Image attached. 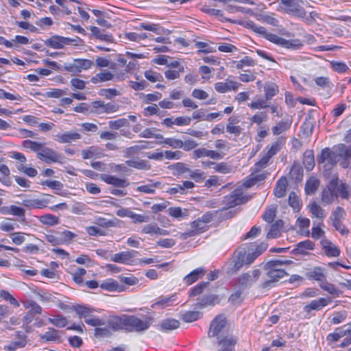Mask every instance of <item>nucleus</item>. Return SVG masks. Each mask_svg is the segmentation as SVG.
<instances>
[{
	"label": "nucleus",
	"mask_w": 351,
	"mask_h": 351,
	"mask_svg": "<svg viewBox=\"0 0 351 351\" xmlns=\"http://www.w3.org/2000/svg\"><path fill=\"white\" fill-rule=\"evenodd\" d=\"M22 147L24 149H28L36 152L37 158L47 164L52 162L62 163L64 158L62 154L46 147L45 143L25 140L22 143Z\"/></svg>",
	"instance_id": "1"
},
{
	"label": "nucleus",
	"mask_w": 351,
	"mask_h": 351,
	"mask_svg": "<svg viewBox=\"0 0 351 351\" xmlns=\"http://www.w3.org/2000/svg\"><path fill=\"white\" fill-rule=\"evenodd\" d=\"M247 27L250 28L253 32L258 34L259 35L263 36L265 38L268 40L269 41L280 45L282 47L287 49H299L302 45L299 43V40H287L285 38H281L276 34L267 32L266 28L264 27L257 25L252 21H250L247 23Z\"/></svg>",
	"instance_id": "2"
},
{
	"label": "nucleus",
	"mask_w": 351,
	"mask_h": 351,
	"mask_svg": "<svg viewBox=\"0 0 351 351\" xmlns=\"http://www.w3.org/2000/svg\"><path fill=\"white\" fill-rule=\"evenodd\" d=\"M245 254L246 251L244 248L237 249L230 261L224 265L223 269L225 272L228 275L236 274L245 264Z\"/></svg>",
	"instance_id": "3"
},
{
	"label": "nucleus",
	"mask_w": 351,
	"mask_h": 351,
	"mask_svg": "<svg viewBox=\"0 0 351 351\" xmlns=\"http://www.w3.org/2000/svg\"><path fill=\"white\" fill-rule=\"evenodd\" d=\"M152 323V318L145 317L144 320L135 315H126L125 330L128 332L135 331L142 332L147 330Z\"/></svg>",
	"instance_id": "4"
},
{
	"label": "nucleus",
	"mask_w": 351,
	"mask_h": 351,
	"mask_svg": "<svg viewBox=\"0 0 351 351\" xmlns=\"http://www.w3.org/2000/svg\"><path fill=\"white\" fill-rule=\"evenodd\" d=\"M261 272L259 269H254L251 272L241 274L237 281V285L240 290H244L250 287L260 278Z\"/></svg>",
	"instance_id": "5"
},
{
	"label": "nucleus",
	"mask_w": 351,
	"mask_h": 351,
	"mask_svg": "<svg viewBox=\"0 0 351 351\" xmlns=\"http://www.w3.org/2000/svg\"><path fill=\"white\" fill-rule=\"evenodd\" d=\"M265 269L267 270L266 274L267 279L261 285V287L263 289H269L273 287L276 282L288 275L284 269Z\"/></svg>",
	"instance_id": "6"
},
{
	"label": "nucleus",
	"mask_w": 351,
	"mask_h": 351,
	"mask_svg": "<svg viewBox=\"0 0 351 351\" xmlns=\"http://www.w3.org/2000/svg\"><path fill=\"white\" fill-rule=\"evenodd\" d=\"M250 198L239 190L233 191L229 195L225 196L223 202L228 208L246 203Z\"/></svg>",
	"instance_id": "7"
},
{
	"label": "nucleus",
	"mask_w": 351,
	"mask_h": 351,
	"mask_svg": "<svg viewBox=\"0 0 351 351\" xmlns=\"http://www.w3.org/2000/svg\"><path fill=\"white\" fill-rule=\"evenodd\" d=\"M317 160L318 163H326V165L333 167L338 161L337 154L336 152L330 150V148L326 147L323 149L321 154L317 156Z\"/></svg>",
	"instance_id": "8"
},
{
	"label": "nucleus",
	"mask_w": 351,
	"mask_h": 351,
	"mask_svg": "<svg viewBox=\"0 0 351 351\" xmlns=\"http://www.w3.org/2000/svg\"><path fill=\"white\" fill-rule=\"evenodd\" d=\"M191 230L181 234V239H186L189 237L204 232L208 230V226L197 218L191 223Z\"/></svg>",
	"instance_id": "9"
},
{
	"label": "nucleus",
	"mask_w": 351,
	"mask_h": 351,
	"mask_svg": "<svg viewBox=\"0 0 351 351\" xmlns=\"http://www.w3.org/2000/svg\"><path fill=\"white\" fill-rule=\"evenodd\" d=\"M110 330L114 332L125 330L126 324V315L123 314L121 316L111 315L106 322Z\"/></svg>",
	"instance_id": "10"
},
{
	"label": "nucleus",
	"mask_w": 351,
	"mask_h": 351,
	"mask_svg": "<svg viewBox=\"0 0 351 351\" xmlns=\"http://www.w3.org/2000/svg\"><path fill=\"white\" fill-rule=\"evenodd\" d=\"M226 318L221 315H217L211 322L208 332L209 337L217 336L226 326Z\"/></svg>",
	"instance_id": "11"
},
{
	"label": "nucleus",
	"mask_w": 351,
	"mask_h": 351,
	"mask_svg": "<svg viewBox=\"0 0 351 351\" xmlns=\"http://www.w3.org/2000/svg\"><path fill=\"white\" fill-rule=\"evenodd\" d=\"M27 343V335L21 331H16L15 334V340L5 346L8 351H15L19 348H24Z\"/></svg>",
	"instance_id": "12"
},
{
	"label": "nucleus",
	"mask_w": 351,
	"mask_h": 351,
	"mask_svg": "<svg viewBox=\"0 0 351 351\" xmlns=\"http://www.w3.org/2000/svg\"><path fill=\"white\" fill-rule=\"evenodd\" d=\"M138 252L134 250L124 251L112 255L111 261L123 264H130L132 259Z\"/></svg>",
	"instance_id": "13"
},
{
	"label": "nucleus",
	"mask_w": 351,
	"mask_h": 351,
	"mask_svg": "<svg viewBox=\"0 0 351 351\" xmlns=\"http://www.w3.org/2000/svg\"><path fill=\"white\" fill-rule=\"evenodd\" d=\"M331 302V300L328 298H320L317 300H312L308 304L304 306V311L309 313L311 311H319L323 307L327 306Z\"/></svg>",
	"instance_id": "14"
},
{
	"label": "nucleus",
	"mask_w": 351,
	"mask_h": 351,
	"mask_svg": "<svg viewBox=\"0 0 351 351\" xmlns=\"http://www.w3.org/2000/svg\"><path fill=\"white\" fill-rule=\"evenodd\" d=\"M305 276L309 280H316L319 283H322L326 278L324 269L319 267H315L308 269L306 272Z\"/></svg>",
	"instance_id": "15"
},
{
	"label": "nucleus",
	"mask_w": 351,
	"mask_h": 351,
	"mask_svg": "<svg viewBox=\"0 0 351 351\" xmlns=\"http://www.w3.org/2000/svg\"><path fill=\"white\" fill-rule=\"evenodd\" d=\"M101 179L106 183L113 185L116 187H126L129 185V182L125 179L119 178L114 176L108 174H101Z\"/></svg>",
	"instance_id": "16"
},
{
	"label": "nucleus",
	"mask_w": 351,
	"mask_h": 351,
	"mask_svg": "<svg viewBox=\"0 0 351 351\" xmlns=\"http://www.w3.org/2000/svg\"><path fill=\"white\" fill-rule=\"evenodd\" d=\"M336 184L334 182H330L327 186L324 189L322 194V201L323 203L329 204L336 199V195L332 191L335 187Z\"/></svg>",
	"instance_id": "17"
},
{
	"label": "nucleus",
	"mask_w": 351,
	"mask_h": 351,
	"mask_svg": "<svg viewBox=\"0 0 351 351\" xmlns=\"http://www.w3.org/2000/svg\"><path fill=\"white\" fill-rule=\"evenodd\" d=\"M70 308L74 310L80 318H84V321H86L87 318L91 317L94 312L96 311L93 308L83 305L73 306Z\"/></svg>",
	"instance_id": "18"
},
{
	"label": "nucleus",
	"mask_w": 351,
	"mask_h": 351,
	"mask_svg": "<svg viewBox=\"0 0 351 351\" xmlns=\"http://www.w3.org/2000/svg\"><path fill=\"white\" fill-rule=\"evenodd\" d=\"M81 138V135L77 132H67L64 134H58L55 140L61 143H69Z\"/></svg>",
	"instance_id": "19"
},
{
	"label": "nucleus",
	"mask_w": 351,
	"mask_h": 351,
	"mask_svg": "<svg viewBox=\"0 0 351 351\" xmlns=\"http://www.w3.org/2000/svg\"><path fill=\"white\" fill-rule=\"evenodd\" d=\"M237 341L238 339L236 337H226L219 341V345L221 346L219 351H234V348Z\"/></svg>",
	"instance_id": "20"
},
{
	"label": "nucleus",
	"mask_w": 351,
	"mask_h": 351,
	"mask_svg": "<svg viewBox=\"0 0 351 351\" xmlns=\"http://www.w3.org/2000/svg\"><path fill=\"white\" fill-rule=\"evenodd\" d=\"M180 326V322L173 318H167L161 321L159 327L162 332H169Z\"/></svg>",
	"instance_id": "21"
},
{
	"label": "nucleus",
	"mask_w": 351,
	"mask_h": 351,
	"mask_svg": "<svg viewBox=\"0 0 351 351\" xmlns=\"http://www.w3.org/2000/svg\"><path fill=\"white\" fill-rule=\"evenodd\" d=\"M93 35L97 39L107 43H113L114 38L110 34H107L104 29H101L97 27H90Z\"/></svg>",
	"instance_id": "22"
},
{
	"label": "nucleus",
	"mask_w": 351,
	"mask_h": 351,
	"mask_svg": "<svg viewBox=\"0 0 351 351\" xmlns=\"http://www.w3.org/2000/svg\"><path fill=\"white\" fill-rule=\"evenodd\" d=\"M195 186V184L193 182L191 181H184L182 184H176L175 187L169 188L167 193L173 195L177 193H180L181 194H185L186 193L187 189H193Z\"/></svg>",
	"instance_id": "23"
},
{
	"label": "nucleus",
	"mask_w": 351,
	"mask_h": 351,
	"mask_svg": "<svg viewBox=\"0 0 351 351\" xmlns=\"http://www.w3.org/2000/svg\"><path fill=\"white\" fill-rule=\"evenodd\" d=\"M315 247V244L310 240H305L301 241L296 245V247L293 250L292 252L294 254H306V250H313Z\"/></svg>",
	"instance_id": "24"
},
{
	"label": "nucleus",
	"mask_w": 351,
	"mask_h": 351,
	"mask_svg": "<svg viewBox=\"0 0 351 351\" xmlns=\"http://www.w3.org/2000/svg\"><path fill=\"white\" fill-rule=\"evenodd\" d=\"M322 245L323 249L325 250V254L328 256L337 257L340 254L339 249L333 245L329 240L324 239L322 240Z\"/></svg>",
	"instance_id": "25"
},
{
	"label": "nucleus",
	"mask_w": 351,
	"mask_h": 351,
	"mask_svg": "<svg viewBox=\"0 0 351 351\" xmlns=\"http://www.w3.org/2000/svg\"><path fill=\"white\" fill-rule=\"evenodd\" d=\"M39 337L40 340L43 343L49 341H59L60 338L59 331L53 328H49L46 332L40 335Z\"/></svg>",
	"instance_id": "26"
},
{
	"label": "nucleus",
	"mask_w": 351,
	"mask_h": 351,
	"mask_svg": "<svg viewBox=\"0 0 351 351\" xmlns=\"http://www.w3.org/2000/svg\"><path fill=\"white\" fill-rule=\"evenodd\" d=\"M288 182L285 177L280 178L274 188V193L278 198L283 197L286 195Z\"/></svg>",
	"instance_id": "27"
},
{
	"label": "nucleus",
	"mask_w": 351,
	"mask_h": 351,
	"mask_svg": "<svg viewBox=\"0 0 351 351\" xmlns=\"http://www.w3.org/2000/svg\"><path fill=\"white\" fill-rule=\"evenodd\" d=\"M206 271L202 267H198L184 278V282L186 285H190L204 276Z\"/></svg>",
	"instance_id": "28"
},
{
	"label": "nucleus",
	"mask_w": 351,
	"mask_h": 351,
	"mask_svg": "<svg viewBox=\"0 0 351 351\" xmlns=\"http://www.w3.org/2000/svg\"><path fill=\"white\" fill-rule=\"evenodd\" d=\"M168 169L172 171V174L176 177H179L185 173L191 171L188 165L184 162H177L176 164L171 165L168 167Z\"/></svg>",
	"instance_id": "29"
},
{
	"label": "nucleus",
	"mask_w": 351,
	"mask_h": 351,
	"mask_svg": "<svg viewBox=\"0 0 351 351\" xmlns=\"http://www.w3.org/2000/svg\"><path fill=\"white\" fill-rule=\"evenodd\" d=\"M114 74L110 71H104L97 73L90 79V82L93 84L102 83L108 81L113 80Z\"/></svg>",
	"instance_id": "30"
},
{
	"label": "nucleus",
	"mask_w": 351,
	"mask_h": 351,
	"mask_svg": "<svg viewBox=\"0 0 351 351\" xmlns=\"http://www.w3.org/2000/svg\"><path fill=\"white\" fill-rule=\"evenodd\" d=\"M284 226V221L282 219H278L269 228L267 234V239L276 238L280 235V231Z\"/></svg>",
	"instance_id": "31"
},
{
	"label": "nucleus",
	"mask_w": 351,
	"mask_h": 351,
	"mask_svg": "<svg viewBox=\"0 0 351 351\" xmlns=\"http://www.w3.org/2000/svg\"><path fill=\"white\" fill-rule=\"evenodd\" d=\"M100 287L103 289L114 291H118L119 292L123 291V286L120 285L117 281L113 279H108L100 285Z\"/></svg>",
	"instance_id": "32"
},
{
	"label": "nucleus",
	"mask_w": 351,
	"mask_h": 351,
	"mask_svg": "<svg viewBox=\"0 0 351 351\" xmlns=\"http://www.w3.org/2000/svg\"><path fill=\"white\" fill-rule=\"evenodd\" d=\"M47 46L53 49H62L64 46V37L60 36H53L45 41Z\"/></svg>",
	"instance_id": "33"
},
{
	"label": "nucleus",
	"mask_w": 351,
	"mask_h": 351,
	"mask_svg": "<svg viewBox=\"0 0 351 351\" xmlns=\"http://www.w3.org/2000/svg\"><path fill=\"white\" fill-rule=\"evenodd\" d=\"M125 164L130 167L137 169L149 170L151 169V165L145 160H128L125 161Z\"/></svg>",
	"instance_id": "34"
},
{
	"label": "nucleus",
	"mask_w": 351,
	"mask_h": 351,
	"mask_svg": "<svg viewBox=\"0 0 351 351\" xmlns=\"http://www.w3.org/2000/svg\"><path fill=\"white\" fill-rule=\"evenodd\" d=\"M303 164L307 171H311L315 167V158L313 150H306L304 153Z\"/></svg>",
	"instance_id": "35"
},
{
	"label": "nucleus",
	"mask_w": 351,
	"mask_h": 351,
	"mask_svg": "<svg viewBox=\"0 0 351 351\" xmlns=\"http://www.w3.org/2000/svg\"><path fill=\"white\" fill-rule=\"evenodd\" d=\"M335 149L338 158L340 157L348 160L351 158V145L347 147L344 144H339Z\"/></svg>",
	"instance_id": "36"
},
{
	"label": "nucleus",
	"mask_w": 351,
	"mask_h": 351,
	"mask_svg": "<svg viewBox=\"0 0 351 351\" xmlns=\"http://www.w3.org/2000/svg\"><path fill=\"white\" fill-rule=\"evenodd\" d=\"M291 125V121L290 120L282 121L272 128L273 134L274 135H279L289 129Z\"/></svg>",
	"instance_id": "37"
},
{
	"label": "nucleus",
	"mask_w": 351,
	"mask_h": 351,
	"mask_svg": "<svg viewBox=\"0 0 351 351\" xmlns=\"http://www.w3.org/2000/svg\"><path fill=\"white\" fill-rule=\"evenodd\" d=\"M176 300V295H172L169 297H161L158 301L152 304V307L156 306H160L162 308L171 306L173 302Z\"/></svg>",
	"instance_id": "38"
},
{
	"label": "nucleus",
	"mask_w": 351,
	"mask_h": 351,
	"mask_svg": "<svg viewBox=\"0 0 351 351\" xmlns=\"http://www.w3.org/2000/svg\"><path fill=\"white\" fill-rule=\"evenodd\" d=\"M319 287L325 291L334 295L339 296L341 293V291L337 289L334 285L327 282L326 279L322 283H319Z\"/></svg>",
	"instance_id": "39"
},
{
	"label": "nucleus",
	"mask_w": 351,
	"mask_h": 351,
	"mask_svg": "<svg viewBox=\"0 0 351 351\" xmlns=\"http://www.w3.org/2000/svg\"><path fill=\"white\" fill-rule=\"evenodd\" d=\"M169 215L175 218H184L189 215L187 209L182 210L180 207H171L168 210Z\"/></svg>",
	"instance_id": "40"
},
{
	"label": "nucleus",
	"mask_w": 351,
	"mask_h": 351,
	"mask_svg": "<svg viewBox=\"0 0 351 351\" xmlns=\"http://www.w3.org/2000/svg\"><path fill=\"white\" fill-rule=\"evenodd\" d=\"M319 186V181L317 179H310L305 185V192L307 195H313L317 190Z\"/></svg>",
	"instance_id": "41"
},
{
	"label": "nucleus",
	"mask_w": 351,
	"mask_h": 351,
	"mask_svg": "<svg viewBox=\"0 0 351 351\" xmlns=\"http://www.w3.org/2000/svg\"><path fill=\"white\" fill-rule=\"evenodd\" d=\"M40 221L45 225L52 226L59 223V218L52 214H46L40 216Z\"/></svg>",
	"instance_id": "42"
},
{
	"label": "nucleus",
	"mask_w": 351,
	"mask_h": 351,
	"mask_svg": "<svg viewBox=\"0 0 351 351\" xmlns=\"http://www.w3.org/2000/svg\"><path fill=\"white\" fill-rule=\"evenodd\" d=\"M99 95L106 99H112L120 95L121 93L115 88H102L99 90Z\"/></svg>",
	"instance_id": "43"
},
{
	"label": "nucleus",
	"mask_w": 351,
	"mask_h": 351,
	"mask_svg": "<svg viewBox=\"0 0 351 351\" xmlns=\"http://www.w3.org/2000/svg\"><path fill=\"white\" fill-rule=\"evenodd\" d=\"M290 174L292 178L296 180H301L303 176L302 167L298 163L294 162L291 169Z\"/></svg>",
	"instance_id": "44"
},
{
	"label": "nucleus",
	"mask_w": 351,
	"mask_h": 351,
	"mask_svg": "<svg viewBox=\"0 0 351 351\" xmlns=\"http://www.w3.org/2000/svg\"><path fill=\"white\" fill-rule=\"evenodd\" d=\"M291 260H271L268 261L264 266L265 269H279L278 267L283 265H290Z\"/></svg>",
	"instance_id": "45"
},
{
	"label": "nucleus",
	"mask_w": 351,
	"mask_h": 351,
	"mask_svg": "<svg viewBox=\"0 0 351 351\" xmlns=\"http://www.w3.org/2000/svg\"><path fill=\"white\" fill-rule=\"evenodd\" d=\"M75 62L77 72H80L82 70H86L93 65V62L87 59H77L75 60Z\"/></svg>",
	"instance_id": "46"
},
{
	"label": "nucleus",
	"mask_w": 351,
	"mask_h": 351,
	"mask_svg": "<svg viewBox=\"0 0 351 351\" xmlns=\"http://www.w3.org/2000/svg\"><path fill=\"white\" fill-rule=\"evenodd\" d=\"M94 335L97 338L109 337L112 335V332L108 328V326H99L95 328Z\"/></svg>",
	"instance_id": "47"
},
{
	"label": "nucleus",
	"mask_w": 351,
	"mask_h": 351,
	"mask_svg": "<svg viewBox=\"0 0 351 351\" xmlns=\"http://www.w3.org/2000/svg\"><path fill=\"white\" fill-rule=\"evenodd\" d=\"M276 207L271 206L267 208L263 215V219L267 223L273 222L276 216Z\"/></svg>",
	"instance_id": "48"
},
{
	"label": "nucleus",
	"mask_w": 351,
	"mask_h": 351,
	"mask_svg": "<svg viewBox=\"0 0 351 351\" xmlns=\"http://www.w3.org/2000/svg\"><path fill=\"white\" fill-rule=\"evenodd\" d=\"M309 206L311 213L316 217L324 219L326 217L324 210L315 202L312 203Z\"/></svg>",
	"instance_id": "49"
},
{
	"label": "nucleus",
	"mask_w": 351,
	"mask_h": 351,
	"mask_svg": "<svg viewBox=\"0 0 351 351\" xmlns=\"http://www.w3.org/2000/svg\"><path fill=\"white\" fill-rule=\"evenodd\" d=\"M49 322L51 324L59 328L64 327L67 324L66 318L61 315H57L53 318H49Z\"/></svg>",
	"instance_id": "50"
},
{
	"label": "nucleus",
	"mask_w": 351,
	"mask_h": 351,
	"mask_svg": "<svg viewBox=\"0 0 351 351\" xmlns=\"http://www.w3.org/2000/svg\"><path fill=\"white\" fill-rule=\"evenodd\" d=\"M108 125L111 129L118 130L122 127L128 126L129 122L127 119H119L114 121H110Z\"/></svg>",
	"instance_id": "51"
},
{
	"label": "nucleus",
	"mask_w": 351,
	"mask_h": 351,
	"mask_svg": "<svg viewBox=\"0 0 351 351\" xmlns=\"http://www.w3.org/2000/svg\"><path fill=\"white\" fill-rule=\"evenodd\" d=\"M200 317L198 311H187L182 315V318L185 322H192L197 320Z\"/></svg>",
	"instance_id": "52"
},
{
	"label": "nucleus",
	"mask_w": 351,
	"mask_h": 351,
	"mask_svg": "<svg viewBox=\"0 0 351 351\" xmlns=\"http://www.w3.org/2000/svg\"><path fill=\"white\" fill-rule=\"evenodd\" d=\"M144 75L145 78L151 82H160L163 80L162 75L152 70L146 71Z\"/></svg>",
	"instance_id": "53"
},
{
	"label": "nucleus",
	"mask_w": 351,
	"mask_h": 351,
	"mask_svg": "<svg viewBox=\"0 0 351 351\" xmlns=\"http://www.w3.org/2000/svg\"><path fill=\"white\" fill-rule=\"evenodd\" d=\"M0 296L15 307L19 306V302L6 290H1Z\"/></svg>",
	"instance_id": "54"
},
{
	"label": "nucleus",
	"mask_w": 351,
	"mask_h": 351,
	"mask_svg": "<svg viewBox=\"0 0 351 351\" xmlns=\"http://www.w3.org/2000/svg\"><path fill=\"white\" fill-rule=\"evenodd\" d=\"M189 173V177L195 180L196 182H202L205 178V173L200 169H195L194 171L191 169V171Z\"/></svg>",
	"instance_id": "55"
},
{
	"label": "nucleus",
	"mask_w": 351,
	"mask_h": 351,
	"mask_svg": "<svg viewBox=\"0 0 351 351\" xmlns=\"http://www.w3.org/2000/svg\"><path fill=\"white\" fill-rule=\"evenodd\" d=\"M330 64L332 69L339 73H345L347 70L349 69L348 66L342 62L332 61L330 62Z\"/></svg>",
	"instance_id": "56"
},
{
	"label": "nucleus",
	"mask_w": 351,
	"mask_h": 351,
	"mask_svg": "<svg viewBox=\"0 0 351 351\" xmlns=\"http://www.w3.org/2000/svg\"><path fill=\"white\" fill-rule=\"evenodd\" d=\"M85 323L89 326H94L95 328L105 325L106 322L104 319H99L97 316L93 315L89 318H87Z\"/></svg>",
	"instance_id": "57"
},
{
	"label": "nucleus",
	"mask_w": 351,
	"mask_h": 351,
	"mask_svg": "<svg viewBox=\"0 0 351 351\" xmlns=\"http://www.w3.org/2000/svg\"><path fill=\"white\" fill-rule=\"evenodd\" d=\"M346 215L344 209L338 206L331 214L330 219L332 221H341Z\"/></svg>",
	"instance_id": "58"
},
{
	"label": "nucleus",
	"mask_w": 351,
	"mask_h": 351,
	"mask_svg": "<svg viewBox=\"0 0 351 351\" xmlns=\"http://www.w3.org/2000/svg\"><path fill=\"white\" fill-rule=\"evenodd\" d=\"M140 28L145 30L153 32L158 34H160L161 33V31L162 30V29L160 27L159 25L145 23H141Z\"/></svg>",
	"instance_id": "59"
},
{
	"label": "nucleus",
	"mask_w": 351,
	"mask_h": 351,
	"mask_svg": "<svg viewBox=\"0 0 351 351\" xmlns=\"http://www.w3.org/2000/svg\"><path fill=\"white\" fill-rule=\"evenodd\" d=\"M88 105L90 106V113L101 114V110L103 109L104 101H95Z\"/></svg>",
	"instance_id": "60"
},
{
	"label": "nucleus",
	"mask_w": 351,
	"mask_h": 351,
	"mask_svg": "<svg viewBox=\"0 0 351 351\" xmlns=\"http://www.w3.org/2000/svg\"><path fill=\"white\" fill-rule=\"evenodd\" d=\"M208 282H201L197 284L195 287L191 289L189 296L194 297L201 294L203 292V290L208 286Z\"/></svg>",
	"instance_id": "61"
},
{
	"label": "nucleus",
	"mask_w": 351,
	"mask_h": 351,
	"mask_svg": "<svg viewBox=\"0 0 351 351\" xmlns=\"http://www.w3.org/2000/svg\"><path fill=\"white\" fill-rule=\"evenodd\" d=\"M256 64L255 61L249 56H245L236 65L237 69H241L244 66H252Z\"/></svg>",
	"instance_id": "62"
},
{
	"label": "nucleus",
	"mask_w": 351,
	"mask_h": 351,
	"mask_svg": "<svg viewBox=\"0 0 351 351\" xmlns=\"http://www.w3.org/2000/svg\"><path fill=\"white\" fill-rule=\"evenodd\" d=\"M278 92L277 85L271 84L265 87V99L266 100H270L274 96H275Z\"/></svg>",
	"instance_id": "63"
},
{
	"label": "nucleus",
	"mask_w": 351,
	"mask_h": 351,
	"mask_svg": "<svg viewBox=\"0 0 351 351\" xmlns=\"http://www.w3.org/2000/svg\"><path fill=\"white\" fill-rule=\"evenodd\" d=\"M267 114L265 112H261L254 114L251 119L250 121L252 123H256L257 125H260L263 122H265L267 120Z\"/></svg>",
	"instance_id": "64"
}]
</instances>
